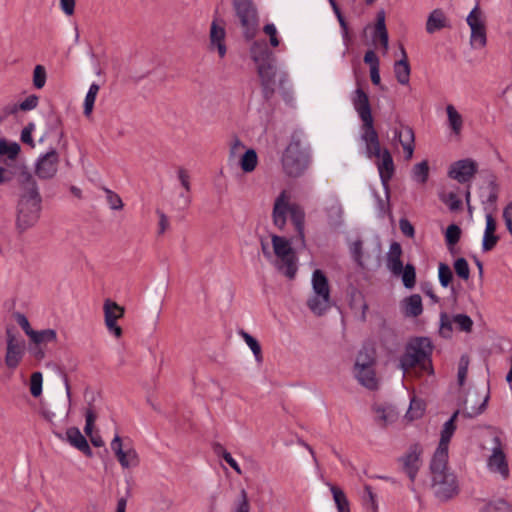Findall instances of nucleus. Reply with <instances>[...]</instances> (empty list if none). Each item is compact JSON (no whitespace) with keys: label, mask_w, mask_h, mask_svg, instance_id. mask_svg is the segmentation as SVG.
Masks as SVG:
<instances>
[{"label":"nucleus","mask_w":512,"mask_h":512,"mask_svg":"<svg viewBox=\"0 0 512 512\" xmlns=\"http://www.w3.org/2000/svg\"><path fill=\"white\" fill-rule=\"evenodd\" d=\"M432 345L428 338L411 340L400 359V367L407 379H419L423 374H434L431 360Z\"/></svg>","instance_id":"nucleus-1"},{"label":"nucleus","mask_w":512,"mask_h":512,"mask_svg":"<svg viewBox=\"0 0 512 512\" xmlns=\"http://www.w3.org/2000/svg\"><path fill=\"white\" fill-rule=\"evenodd\" d=\"M310 161L309 146L303 133L293 132L281 157L284 173L290 177H299L308 169Z\"/></svg>","instance_id":"nucleus-2"},{"label":"nucleus","mask_w":512,"mask_h":512,"mask_svg":"<svg viewBox=\"0 0 512 512\" xmlns=\"http://www.w3.org/2000/svg\"><path fill=\"white\" fill-rule=\"evenodd\" d=\"M250 57L257 66L262 85L267 93L272 94L278 87H282L285 76L278 75L272 63V53L265 41H254L250 46Z\"/></svg>","instance_id":"nucleus-3"},{"label":"nucleus","mask_w":512,"mask_h":512,"mask_svg":"<svg viewBox=\"0 0 512 512\" xmlns=\"http://www.w3.org/2000/svg\"><path fill=\"white\" fill-rule=\"evenodd\" d=\"M447 464L448 459L445 458H432L430 464L431 487L435 497L442 502L453 499L459 493L457 478Z\"/></svg>","instance_id":"nucleus-4"},{"label":"nucleus","mask_w":512,"mask_h":512,"mask_svg":"<svg viewBox=\"0 0 512 512\" xmlns=\"http://www.w3.org/2000/svg\"><path fill=\"white\" fill-rule=\"evenodd\" d=\"M287 213L290 214L291 220L296 228L299 238L302 244L305 245L304 210L297 204H291L290 195L287 191L284 190L275 199L272 213L274 225L281 230L286 225Z\"/></svg>","instance_id":"nucleus-5"},{"label":"nucleus","mask_w":512,"mask_h":512,"mask_svg":"<svg viewBox=\"0 0 512 512\" xmlns=\"http://www.w3.org/2000/svg\"><path fill=\"white\" fill-rule=\"evenodd\" d=\"M274 267L289 279H293L298 270V257L290 240L276 234L271 235Z\"/></svg>","instance_id":"nucleus-6"},{"label":"nucleus","mask_w":512,"mask_h":512,"mask_svg":"<svg viewBox=\"0 0 512 512\" xmlns=\"http://www.w3.org/2000/svg\"><path fill=\"white\" fill-rule=\"evenodd\" d=\"M41 196L38 189L22 192L17 204L16 226L20 231L32 227L39 219Z\"/></svg>","instance_id":"nucleus-7"},{"label":"nucleus","mask_w":512,"mask_h":512,"mask_svg":"<svg viewBox=\"0 0 512 512\" xmlns=\"http://www.w3.org/2000/svg\"><path fill=\"white\" fill-rule=\"evenodd\" d=\"M376 357L372 348H363L357 355L354 376L364 388L375 391L380 386V378L375 371Z\"/></svg>","instance_id":"nucleus-8"},{"label":"nucleus","mask_w":512,"mask_h":512,"mask_svg":"<svg viewBox=\"0 0 512 512\" xmlns=\"http://www.w3.org/2000/svg\"><path fill=\"white\" fill-rule=\"evenodd\" d=\"M71 410V391L68 381H65V393L60 397H51L42 406L41 415L51 425L66 423Z\"/></svg>","instance_id":"nucleus-9"},{"label":"nucleus","mask_w":512,"mask_h":512,"mask_svg":"<svg viewBox=\"0 0 512 512\" xmlns=\"http://www.w3.org/2000/svg\"><path fill=\"white\" fill-rule=\"evenodd\" d=\"M26 354V343L14 326L5 329L4 365L9 371H15Z\"/></svg>","instance_id":"nucleus-10"},{"label":"nucleus","mask_w":512,"mask_h":512,"mask_svg":"<svg viewBox=\"0 0 512 512\" xmlns=\"http://www.w3.org/2000/svg\"><path fill=\"white\" fill-rule=\"evenodd\" d=\"M507 445L501 431L495 433L492 438V448L486 460V466L490 473L497 475L502 480L510 476V468L506 455Z\"/></svg>","instance_id":"nucleus-11"},{"label":"nucleus","mask_w":512,"mask_h":512,"mask_svg":"<svg viewBox=\"0 0 512 512\" xmlns=\"http://www.w3.org/2000/svg\"><path fill=\"white\" fill-rule=\"evenodd\" d=\"M313 296L308 300L309 309L316 315H323L331 306L330 287L324 273L316 269L312 274Z\"/></svg>","instance_id":"nucleus-12"},{"label":"nucleus","mask_w":512,"mask_h":512,"mask_svg":"<svg viewBox=\"0 0 512 512\" xmlns=\"http://www.w3.org/2000/svg\"><path fill=\"white\" fill-rule=\"evenodd\" d=\"M234 9L240 20L244 37L252 40L258 31V15L251 0H233Z\"/></svg>","instance_id":"nucleus-13"},{"label":"nucleus","mask_w":512,"mask_h":512,"mask_svg":"<svg viewBox=\"0 0 512 512\" xmlns=\"http://www.w3.org/2000/svg\"><path fill=\"white\" fill-rule=\"evenodd\" d=\"M471 30L470 43L474 48H483L486 45V17L484 12L477 5L466 18Z\"/></svg>","instance_id":"nucleus-14"},{"label":"nucleus","mask_w":512,"mask_h":512,"mask_svg":"<svg viewBox=\"0 0 512 512\" xmlns=\"http://www.w3.org/2000/svg\"><path fill=\"white\" fill-rule=\"evenodd\" d=\"M489 398L488 387L470 391L464 400L462 414L468 418L480 415L486 409Z\"/></svg>","instance_id":"nucleus-15"},{"label":"nucleus","mask_w":512,"mask_h":512,"mask_svg":"<svg viewBox=\"0 0 512 512\" xmlns=\"http://www.w3.org/2000/svg\"><path fill=\"white\" fill-rule=\"evenodd\" d=\"M103 314L104 323L109 333H111L116 339L121 338L123 330L121 326L118 325L117 321L124 317L125 308L112 299L107 298L103 302Z\"/></svg>","instance_id":"nucleus-16"},{"label":"nucleus","mask_w":512,"mask_h":512,"mask_svg":"<svg viewBox=\"0 0 512 512\" xmlns=\"http://www.w3.org/2000/svg\"><path fill=\"white\" fill-rule=\"evenodd\" d=\"M373 421L381 429L393 426L399 419V411L388 402H375L372 405Z\"/></svg>","instance_id":"nucleus-17"},{"label":"nucleus","mask_w":512,"mask_h":512,"mask_svg":"<svg viewBox=\"0 0 512 512\" xmlns=\"http://www.w3.org/2000/svg\"><path fill=\"white\" fill-rule=\"evenodd\" d=\"M59 153L51 149L39 157L35 164V174L40 179H52L58 172Z\"/></svg>","instance_id":"nucleus-18"},{"label":"nucleus","mask_w":512,"mask_h":512,"mask_svg":"<svg viewBox=\"0 0 512 512\" xmlns=\"http://www.w3.org/2000/svg\"><path fill=\"white\" fill-rule=\"evenodd\" d=\"M110 446L123 469H131L139 465L140 459L137 451L132 447L124 449L122 439L119 435L113 438Z\"/></svg>","instance_id":"nucleus-19"},{"label":"nucleus","mask_w":512,"mask_h":512,"mask_svg":"<svg viewBox=\"0 0 512 512\" xmlns=\"http://www.w3.org/2000/svg\"><path fill=\"white\" fill-rule=\"evenodd\" d=\"M422 454L423 449L419 445H413L400 459L403 470L411 481L415 480L417 472L422 465Z\"/></svg>","instance_id":"nucleus-20"},{"label":"nucleus","mask_w":512,"mask_h":512,"mask_svg":"<svg viewBox=\"0 0 512 512\" xmlns=\"http://www.w3.org/2000/svg\"><path fill=\"white\" fill-rule=\"evenodd\" d=\"M459 414V410L455 411L451 418L444 423L443 428L441 430L439 445L433 455V458L448 459V446L450 439L456 430L455 422Z\"/></svg>","instance_id":"nucleus-21"},{"label":"nucleus","mask_w":512,"mask_h":512,"mask_svg":"<svg viewBox=\"0 0 512 512\" xmlns=\"http://www.w3.org/2000/svg\"><path fill=\"white\" fill-rule=\"evenodd\" d=\"M226 30L222 21L213 20L209 32V49L217 50L220 58H224L227 52L225 44Z\"/></svg>","instance_id":"nucleus-22"},{"label":"nucleus","mask_w":512,"mask_h":512,"mask_svg":"<svg viewBox=\"0 0 512 512\" xmlns=\"http://www.w3.org/2000/svg\"><path fill=\"white\" fill-rule=\"evenodd\" d=\"M476 171V163L470 159H464L454 162L450 166L448 175L459 183H466L474 177Z\"/></svg>","instance_id":"nucleus-23"},{"label":"nucleus","mask_w":512,"mask_h":512,"mask_svg":"<svg viewBox=\"0 0 512 512\" xmlns=\"http://www.w3.org/2000/svg\"><path fill=\"white\" fill-rule=\"evenodd\" d=\"M362 140L366 144L368 157H380L383 149H381L378 134L374 129L373 123L362 125Z\"/></svg>","instance_id":"nucleus-24"},{"label":"nucleus","mask_w":512,"mask_h":512,"mask_svg":"<svg viewBox=\"0 0 512 512\" xmlns=\"http://www.w3.org/2000/svg\"><path fill=\"white\" fill-rule=\"evenodd\" d=\"M353 105L363 122L362 125H367L374 122L371 113L369 97L361 88H358L355 91Z\"/></svg>","instance_id":"nucleus-25"},{"label":"nucleus","mask_w":512,"mask_h":512,"mask_svg":"<svg viewBox=\"0 0 512 512\" xmlns=\"http://www.w3.org/2000/svg\"><path fill=\"white\" fill-rule=\"evenodd\" d=\"M395 137L402 145L406 159L410 160L414 152V131L409 126L401 125L399 129L395 130Z\"/></svg>","instance_id":"nucleus-26"},{"label":"nucleus","mask_w":512,"mask_h":512,"mask_svg":"<svg viewBox=\"0 0 512 512\" xmlns=\"http://www.w3.org/2000/svg\"><path fill=\"white\" fill-rule=\"evenodd\" d=\"M66 439L71 446L84 453L87 457L93 456V452L88 441L77 427H70L67 429Z\"/></svg>","instance_id":"nucleus-27"},{"label":"nucleus","mask_w":512,"mask_h":512,"mask_svg":"<svg viewBox=\"0 0 512 512\" xmlns=\"http://www.w3.org/2000/svg\"><path fill=\"white\" fill-rule=\"evenodd\" d=\"M377 158L379 159L377 162V168L380 174V178L383 184L387 185L394 174V163L392 156L387 149H383L382 154Z\"/></svg>","instance_id":"nucleus-28"},{"label":"nucleus","mask_w":512,"mask_h":512,"mask_svg":"<svg viewBox=\"0 0 512 512\" xmlns=\"http://www.w3.org/2000/svg\"><path fill=\"white\" fill-rule=\"evenodd\" d=\"M401 309L405 317H418L423 312L421 296L413 294L404 298L401 302Z\"/></svg>","instance_id":"nucleus-29"},{"label":"nucleus","mask_w":512,"mask_h":512,"mask_svg":"<svg viewBox=\"0 0 512 512\" xmlns=\"http://www.w3.org/2000/svg\"><path fill=\"white\" fill-rule=\"evenodd\" d=\"M448 27H450L449 20L441 9H435L429 14L426 21V31L429 34Z\"/></svg>","instance_id":"nucleus-30"},{"label":"nucleus","mask_w":512,"mask_h":512,"mask_svg":"<svg viewBox=\"0 0 512 512\" xmlns=\"http://www.w3.org/2000/svg\"><path fill=\"white\" fill-rule=\"evenodd\" d=\"M402 248L398 242H393L390 245L387 254V267L395 275L399 276L402 273Z\"/></svg>","instance_id":"nucleus-31"},{"label":"nucleus","mask_w":512,"mask_h":512,"mask_svg":"<svg viewBox=\"0 0 512 512\" xmlns=\"http://www.w3.org/2000/svg\"><path fill=\"white\" fill-rule=\"evenodd\" d=\"M496 221L491 214L486 215V227L482 241L483 251L487 252L492 250L499 238L496 235Z\"/></svg>","instance_id":"nucleus-32"},{"label":"nucleus","mask_w":512,"mask_h":512,"mask_svg":"<svg viewBox=\"0 0 512 512\" xmlns=\"http://www.w3.org/2000/svg\"><path fill=\"white\" fill-rule=\"evenodd\" d=\"M394 75L401 85H408L410 81L411 68L408 63L406 51H403V57L394 63Z\"/></svg>","instance_id":"nucleus-33"},{"label":"nucleus","mask_w":512,"mask_h":512,"mask_svg":"<svg viewBox=\"0 0 512 512\" xmlns=\"http://www.w3.org/2000/svg\"><path fill=\"white\" fill-rule=\"evenodd\" d=\"M238 164L244 173L253 172L258 165V155L252 148L246 149L238 158Z\"/></svg>","instance_id":"nucleus-34"},{"label":"nucleus","mask_w":512,"mask_h":512,"mask_svg":"<svg viewBox=\"0 0 512 512\" xmlns=\"http://www.w3.org/2000/svg\"><path fill=\"white\" fill-rule=\"evenodd\" d=\"M328 486L332 493L337 512H351L350 503L344 491L340 487L330 483Z\"/></svg>","instance_id":"nucleus-35"},{"label":"nucleus","mask_w":512,"mask_h":512,"mask_svg":"<svg viewBox=\"0 0 512 512\" xmlns=\"http://www.w3.org/2000/svg\"><path fill=\"white\" fill-rule=\"evenodd\" d=\"M446 113L451 130L455 135H460L463 126V119L461 114L451 104L446 106Z\"/></svg>","instance_id":"nucleus-36"},{"label":"nucleus","mask_w":512,"mask_h":512,"mask_svg":"<svg viewBox=\"0 0 512 512\" xmlns=\"http://www.w3.org/2000/svg\"><path fill=\"white\" fill-rule=\"evenodd\" d=\"M239 335L243 338V340L245 341L247 346L251 349V351L255 357V361L258 364H261L263 362V355H262V349H261V346H260L258 340L244 330H240Z\"/></svg>","instance_id":"nucleus-37"},{"label":"nucleus","mask_w":512,"mask_h":512,"mask_svg":"<svg viewBox=\"0 0 512 512\" xmlns=\"http://www.w3.org/2000/svg\"><path fill=\"white\" fill-rule=\"evenodd\" d=\"M17 179L19 184L22 186L23 192H30L32 189H38L36 181L26 167L19 168Z\"/></svg>","instance_id":"nucleus-38"},{"label":"nucleus","mask_w":512,"mask_h":512,"mask_svg":"<svg viewBox=\"0 0 512 512\" xmlns=\"http://www.w3.org/2000/svg\"><path fill=\"white\" fill-rule=\"evenodd\" d=\"M99 89L100 87L96 83L91 84L89 87V90L84 100V115L86 118H90L92 116L94 103L96 100V96L99 92Z\"/></svg>","instance_id":"nucleus-39"},{"label":"nucleus","mask_w":512,"mask_h":512,"mask_svg":"<svg viewBox=\"0 0 512 512\" xmlns=\"http://www.w3.org/2000/svg\"><path fill=\"white\" fill-rule=\"evenodd\" d=\"M29 338L35 345H40L43 343L54 342L57 335L56 331L53 329H45L41 331L34 330V332H31Z\"/></svg>","instance_id":"nucleus-40"},{"label":"nucleus","mask_w":512,"mask_h":512,"mask_svg":"<svg viewBox=\"0 0 512 512\" xmlns=\"http://www.w3.org/2000/svg\"><path fill=\"white\" fill-rule=\"evenodd\" d=\"M230 512H251L250 500L245 489L240 490L238 496L233 502Z\"/></svg>","instance_id":"nucleus-41"},{"label":"nucleus","mask_w":512,"mask_h":512,"mask_svg":"<svg viewBox=\"0 0 512 512\" xmlns=\"http://www.w3.org/2000/svg\"><path fill=\"white\" fill-rule=\"evenodd\" d=\"M480 512H512V508L504 499H496L484 504Z\"/></svg>","instance_id":"nucleus-42"},{"label":"nucleus","mask_w":512,"mask_h":512,"mask_svg":"<svg viewBox=\"0 0 512 512\" xmlns=\"http://www.w3.org/2000/svg\"><path fill=\"white\" fill-rule=\"evenodd\" d=\"M399 276H401L403 285L406 288L411 289L415 286L416 272L412 264H407L405 267L402 266V273Z\"/></svg>","instance_id":"nucleus-43"},{"label":"nucleus","mask_w":512,"mask_h":512,"mask_svg":"<svg viewBox=\"0 0 512 512\" xmlns=\"http://www.w3.org/2000/svg\"><path fill=\"white\" fill-rule=\"evenodd\" d=\"M245 150V145L241 139L234 136L229 144V160L234 161L238 159Z\"/></svg>","instance_id":"nucleus-44"},{"label":"nucleus","mask_w":512,"mask_h":512,"mask_svg":"<svg viewBox=\"0 0 512 512\" xmlns=\"http://www.w3.org/2000/svg\"><path fill=\"white\" fill-rule=\"evenodd\" d=\"M20 152V145L18 143H8L5 140H0V155L7 156L9 159H15Z\"/></svg>","instance_id":"nucleus-45"},{"label":"nucleus","mask_w":512,"mask_h":512,"mask_svg":"<svg viewBox=\"0 0 512 512\" xmlns=\"http://www.w3.org/2000/svg\"><path fill=\"white\" fill-rule=\"evenodd\" d=\"M429 175V166L427 161H422L413 167V178L422 184H424Z\"/></svg>","instance_id":"nucleus-46"},{"label":"nucleus","mask_w":512,"mask_h":512,"mask_svg":"<svg viewBox=\"0 0 512 512\" xmlns=\"http://www.w3.org/2000/svg\"><path fill=\"white\" fill-rule=\"evenodd\" d=\"M43 376L41 372H34L30 376V393L38 398L42 394Z\"/></svg>","instance_id":"nucleus-47"},{"label":"nucleus","mask_w":512,"mask_h":512,"mask_svg":"<svg viewBox=\"0 0 512 512\" xmlns=\"http://www.w3.org/2000/svg\"><path fill=\"white\" fill-rule=\"evenodd\" d=\"M424 407L423 404L416 400L412 399L410 403V407L405 415V419H407L409 422L420 418L423 415Z\"/></svg>","instance_id":"nucleus-48"},{"label":"nucleus","mask_w":512,"mask_h":512,"mask_svg":"<svg viewBox=\"0 0 512 512\" xmlns=\"http://www.w3.org/2000/svg\"><path fill=\"white\" fill-rule=\"evenodd\" d=\"M454 270H455V273L456 275L467 281L470 277V268H469V265H468V262L466 261L465 258H458L456 259V261L454 262Z\"/></svg>","instance_id":"nucleus-49"},{"label":"nucleus","mask_w":512,"mask_h":512,"mask_svg":"<svg viewBox=\"0 0 512 512\" xmlns=\"http://www.w3.org/2000/svg\"><path fill=\"white\" fill-rule=\"evenodd\" d=\"M47 78L46 69L42 65H36L33 70V85L37 89L45 86Z\"/></svg>","instance_id":"nucleus-50"},{"label":"nucleus","mask_w":512,"mask_h":512,"mask_svg":"<svg viewBox=\"0 0 512 512\" xmlns=\"http://www.w3.org/2000/svg\"><path fill=\"white\" fill-rule=\"evenodd\" d=\"M327 215L331 224H339L343 215V209L341 205L337 202L332 203L327 208Z\"/></svg>","instance_id":"nucleus-51"},{"label":"nucleus","mask_w":512,"mask_h":512,"mask_svg":"<svg viewBox=\"0 0 512 512\" xmlns=\"http://www.w3.org/2000/svg\"><path fill=\"white\" fill-rule=\"evenodd\" d=\"M440 199L443 203H445L451 210L456 211L461 207V200L458 198L457 194L454 192L442 193L440 195Z\"/></svg>","instance_id":"nucleus-52"},{"label":"nucleus","mask_w":512,"mask_h":512,"mask_svg":"<svg viewBox=\"0 0 512 512\" xmlns=\"http://www.w3.org/2000/svg\"><path fill=\"white\" fill-rule=\"evenodd\" d=\"M438 277H439V281L443 287H447L451 283V281L453 279V274H452V270L450 269V267L447 264H445V263L439 264Z\"/></svg>","instance_id":"nucleus-53"},{"label":"nucleus","mask_w":512,"mask_h":512,"mask_svg":"<svg viewBox=\"0 0 512 512\" xmlns=\"http://www.w3.org/2000/svg\"><path fill=\"white\" fill-rule=\"evenodd\" d=\"M460 236H461V229L458 225L451 224L447 227L446 233H445V238H446V242L449 246L455 245L459 241Z\"/></svg>","instance_id":"nucleus-54"},{"label":"nucleus","mask_w":512,"mask_h":512,"mask_svg":"<svg viewBox=\"0 0 512 512\" xmlns=\"http://www.w3.org/2000/svg\"><path fill=\"white\" fill-rule=\"evenodd\" d=\"M97 419V413L96 411L91 407L89 406L86 411H85V427H84V432L87 436H91V434L93 433V429H94V423Z\"/></svg>","instance_id":"nucleus-55"},{"label":"nucleus","mask_w":512,"mask_h":512,"mask_svg":"<svg viewBox=\"0 0 512 512\" xmlns=\"http://www.w3.org/2000/svg\"><path fill=\"white\" fill-rule=\"evenodd\" d=\"M39 102V98L36 95H29L27 98H25L20 104L15 105L13 107V112H16L17 110L22 111H30L37 107Z\"/></svg>","instance_id":"nucleus-56"},{"label":"nucleus","mask_w":512,"mask_h":512,"mask_svg":"<svg viewBox=\"0 0 512 512\" xmlns=\"http://www.w3.org/2000/svg\"><path fill=\"white\" fill-rule=\"evenodd\" d=\"M469 357L467 355H463L460 358L458 365V384L463 386L467 377L468 367H469Z\"/></svg>","instance_id":"nucleus-57"},{"label":"nucleus","mask_w":512,"mask_h":512,"mask_svg":"<svg viewBox=\"0 0 512 512\" xmlns=\"http://www.w3.org/2000/svg\"><path fill=\"white\" fill-rule=\"evenodd\" d=\"M106 201L113 210H121L124 206L121 197L112 190L105 189Z\"/></svg>","instance_id":"nucleus-58"},{"label":"nucleus","mask_w":512,"mask_h":512,"mask_svg":"<svg viewBox=\"0 0 512 512\" xmlns=\"http://www.w3.org/2000/svg\"><path fill=\"white\" fill-rule=\"evenodd\" d=\"M453 321L461 330L466 332H469L473 325L471 318L464 314L454 316Z\"/></svg>","instance_id":"nucleus-59"},{"label":"nucleus","mask_w":512,"mask_h":512,"mask_svg":"<svg viewBox=\"0 0 512 512\" xmlns=\"http://www.w3.org/2000/svg\"><path fill=\"white\" fill-rule=\"evenodd\" d=\"M35 124L29 123L21 132V140L22 142L34 147V141L32 138V132L34 131Z\"/></svg>","instance_id":"nucleus-60"},{"label":"nucleus","mask_w":512,"mask_h":512,"mask_svg":"<svg viewBox=\"0 0 512 512\" xmlns=\"http://www.w3.org/2000/svg\"><path fill=\"white\" fill-rule=\"evenodd\" d=\"M482 190L487 194L486 202L494 204L497 200V190L493 183H487L484 187H482Z\"/></svg>","instance_id":"nucleus-61"},{"label":"nucleus","mask_w":512,"mask_h":512,"mask_svg":"<svg viewBox=\"0 0 512 512\" xmlns=\"http://www.w3.org/2000/svg\"><path fill=\"white\" fill-rule=\"evenodd\" d=\"M264 32L269 36L270 44L273 47H277L279 45V39L277 38V29L273 24H267L264 26Z\"/></svg>","instance_id":"nucleus-62"},{"label":"nucleus","mask_w":512,"mask_h":512,"mask_svg":"<svg viewBox=\"0 0 512 512\" xmlns=\"http://www.w3.org/2000/svg\"><path fill=\"white\" fill-rule=\"evenodd\" d=\"M15 319H16L17 323L19 324V326L24 330L26 335L28 337H30L31 332H34V330L31 328L27 317L23 314L17 313L15 315Z\"/></svg>","instance_id":"nucleus-63"},{"label":"nucleus","mask_w":512,"mask_h":512,"mask_svg":"<svg viewBox=\"0 0 512 512\" xmlns=\"http://www.w3.org/2000/svg\"><path fill=\"white\" fill-rule=\"evenodd\" d=\"M399 227H400L401 232L404 235H406L410 238L414 237V234H415L414 227L407 219H405V218L400 219Z\"/></svg>","instance_id":"nucleus-64"}]
</instances>
